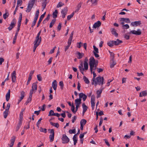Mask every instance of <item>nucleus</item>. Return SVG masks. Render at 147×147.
<instances>
[{
    "instance_id": "25",
    "label": "nucleus",
    "mask_w": 147,
    "mask_h": 147,
    "mask_svg": "<svg viewBox=\"0 0 147 147\" xmlns=\"http://www.w3.org/2000/svg\"><path fill=\"white\" fill-rule=\"evenodd\" d=\"M95 101L94 96L92 95V96L91 98V105H95Z\"/></svg>"
},
{
    "instance_id": "20",
    "label": "nucleus",
    "mask_w": 147,
    "mask_h": 147,
    "mask_svg": "<svg viewBox=\"0 0 147 147\" xmlns=\"http://www.w3.org/2000/svg\"><path fill=\"white\" fill-rule=\"evenodd\" d=\"M120 21L121 22V24L122 25L124 24V22L129 23L130 22L129 19H121Z\"/></svg>"
},
{
    "instance_id": "5",
    "label": "nucleus",
    "mask_w": 147,
    "mask_h": 147,
    "mask_svg": "<svg viewBox=\"0 0 147 147\" xmlns=\"http://www.w3.org/2000/svg\"><path fill=\"white\" fill-rule=\"evenodd\" d=\"M16 23V21L15 19H13L11 21L10 26L8 28L9 31L11 30L15 26Z\"/></svg>"
},
{
    "instance_id": "36",
    "label": "nucleus",
    "mask_w": 147,
    "mask_h": 147,
    "mask_svg": "<svg viewBox=\"0 0 147 147\" xmlns=\"http://www.w3.org/2000/svg\"><path fill=\"white\" fill-rule=\"evenodd\" d=\"M73 103H72V106L71 107V110L72 112L74 113H75L76 112H77V111H76H76H75V107L73 105Z\"/></svg>"
},
{
    "instance_id": "60",
    "label": "nucleus",
    "mask_w": 147,
    "mask_h": 147,
    "mask_svg": "<svg viewBox=\"0 0 147 147\" xmlns=\"http://www.w3.org/2000/svg\"><path fill=\"white\" fill-rule=\"evenodd\" d=\"M9 16V13H5L3 15V18H7Z\"/></svg>"
},
{
    "instance_id": "39",
    "label": "nucleus",
    "mask_w": 147,
    "mask_h": 147,
    "mask_svg": "<svg viewBox=\"0 0 147 147\" xmlns=\"http://www.w3.org/2000/svg\"><path fill=\"white\" fill-rule=\"evenodd\" d=\"M59 85L60 86V88L62 90L63 88L64 84L63 82L62 81H60L59 82Z\"/></svg>"
},
{
    "instance_id": "54",
    "label": "nucleus",
    "mask_w": 147,
    "mask_h": 147,
    "mask_svg": "<svg viewBox=\"0 0 147 147\" xmlns=\"http://www.w3.org/2000/svg\"><path fill=\"white\" fill-rule=\"evenodd\" d=\"M22 19H19L18 22V28H20Z\"/></svg>"
},
{
    "instance_id": "7",
    "label": "nucleus",
    "mask_w": 147,
    "mask_h": 147,
    "mask_svg": "<svg viewBox=\"0 0 147 147\" xmlns=\"http://www.w3.org/2000/svg\"><path fill=\"white\" fill-rule=\"evenodd\" d=\"M79 98L78 99H80L81 101V102L82 98L83 100L84 101H85L87 98V96L84 94L83 93H80L79 94Z\"/></svg>"
},
{
    "instance_id": "46",
    "label": "nucleus",
    "mask_w": 147,
    "mask_h": 147,
    "mask_svg": "<svg viewBox=\"0 0 147 147\" xmlns=\"http://www.w3.org/2000/svg\"><path fill=\"white\" fill-rule=\"evenodd\" d=\"M69 132L70 134H75L76 133V129H75L72 130V129H70L69 131Z\"/></svg>"
},
{
    "instance_id": "16",
    "label": "nucleus",
    "mask_w": 147,
    "mask_h": 147,
    "mask_svg": "<svg viewBox=\"0 0 147 147\" xmlns=\"http://www.w3.org/2000/svg\"><path fill=\"white\" fill-rule=\"evenodd\" d=\"M52 87L53 89L55 91L57 89V83L56 80H54L52 83Z\"/></svg>"
},
{
    "instance_id": "42",
    "label": "nucleus",
    "mask_w": 147,
    "mask_h": 147,
    "mask_svg": "<svg viewBox=\"0 0 147 147\" xmlns=\"http://www.w3.org/2000/svg\"><path fill=\"white\" fill-rule=\"evenodd\" d=\"M18 34V33L17 32H16L15 35L13 39V44H14L16 42V39Z\"/></svg>"
},
{
    "instance_id": "9",
    "label": "nucleus",
    "mask_w": 147,
    "mask_h": 147,
    "mask_svg": "<svg viewBox=\"0 0 147 147\" xmlns=\"http://www.w3.org/2000/svg\"><path fill=\"white\" fill-rule=\"evenodd\" d=\"M81 103L80 100L78 98L75 100V103L76 104V111H78V107H79L80 104Z\"/></svg>"
},
{
    "instance_id": "62",
    "label": "nucleus",
    "mask_w": 147,
    "mask_h": 147,
    "mask_svg": "<svg viewBox=\"0 0 147 147\" xmlns=\"http://www.w3.org/2000/svg\"><path fill=\"white\" fill-rule=\"evenodd\" d=\"M75 12H73L70 15H69L67 16V18H71L73 16L74 14V13Z\"/></svg>"
},
{
    "instance_id": "29",
    "label": "nucleus",
    "mask_w": 147,
    "mask_h": 147,
    "mask_svg": "<svg viewBox=\"0 0 147 147\" xmlns=\"http://www.w3.org/2000/svg\"><path fill=\"white\" fill-rule=\"evenodd\" d=\"M41 38H40V41H39V42H38V43L37 45H35V44H34V47L33 50V51L34 52L35 51L36 48L39 45L40 43L41 42Z\"/></svg>"
},
{
    "instance_id": "11",
    "label": "nucleus",
    "mask_w": 147,
    "mask_h": 147,
    "mask_svg": "<svg viewBox=\"0 0 147 147\" xmlns=\"http://www.w3.org/2000/svg\"><path fill=\"white\" fill-rule=\"evenodd\" d=\"M74 34V31H73L71 32V34H70L69 38L68 40V42H67L68 44V45H69L70 46L71 45V41L72 40V39H73V35Z\"/></svg>"
},
{
    "instance_id": "14",
    "label": "nucleus",
    "mask_w": 147,
    "mask_h": 147,
    "mask_svg": "<svg viewBox=\"0 0 147 147\" xmlns=\"http://www.w3.org/2000/svg\"><path fill=\"white\" fill-rule=\"evenodd\" d=\"M101 24V23L99 21H98L96 22L93 25V27L94 28H96L100 26Z\"/></svg>"
},
{
    "instance_id": "63",
    "label": "nucleus",
    "mask_w": 147,
    "mask_h": 147,
    "mask_svg": "<svg viewBox=\"0 0 147 147\" xmlns=\"http://www.w3.org/2000/svg\"><path fill=\"white\" fill-rule=\"evenodd\" d=\"M142 95L144 96H146L147 95V92L146 91H144L141 92Z\"/></svg>"
},
{
    "instance_id": "48",
    "label": "nucleus",
    "mask_w": 147,
    "mask_h": 147,
    "mask_svg": "<svg viewBox=\"0 0 147 147\" xmlns=\"http://www.w3.org/2000/svg\"><path fill=\"white\" fill-rule=\"evenodd\" d=\"M81 3H80L78 4L77 5V9L75 11V12H78L80 8L81 7Z\"/></svg>"
},
{
    "instance_id": "33",
    "label": "nucleus",
    "mask_w": 147,
    "mask_h": 147,
    "mask_svg": "<svg viewBox=\"0 0 147 147\" xmlns=\"http://www.w3.org/2000/svg\"><path fill=\"white\" fill-rule=\"evenodd\" d=\"M93 77L92 78V85H93L94 84V81H95V80L96 79L95 78L96 76V75L94 71L93 72Z\"/></svg>"
},
{
    "instance_id": "8",
    "label": "nucleus",
    "mask_w": 147,
    "mask_h": 147,
    "mask_svg": "<svg viewBox=\"0 0 147 147\" xmlns=\"http://www.w3.org/2000/svg\"><path fill=\"white\" fill-rule=\"evenodd\" d=\"M67 11V7H65L62 10L61 13L62 14V17L63 18H64L65 17V16L66 15Z\"/></svg>"
},
{
    "instance_id": "50",
    "label": "nucleus",
    "mask_w": 147,
    "mask_h": 147,
    "mask_svg": "<svg viewBox=\"0 0 147 147\" xmlns=\"http://www.w3.org/2000/svg\"><path fill=\"white\" fill-rule=\"evenodd\" d=\"M8 111H6V110L5 111L3 112V115H4V117L5 118H6L8 115Z\"/></svg>"
},
{
    "instance_id": "3",
    "label": "nucleus",
    "mask_w": 147,
    "mask_h": 147,
    "mask_svg": "<svg viewBox=\"0 0 147 147\" xmlns=\"http://www.w3.org/2000/svg\"><path fill=\"white\" fill-rule=\"evenodd\" d=\"M35 1V0H30L29 1L27 9L26 10V12H29L31 11L34 4Z\"/></svg>"
},
{
    "instance_id": "57",
    "label": "nucleus",
    "mask_w": 147,
    "mask_h": 147,
    "mask_svg": "<svg viewBox=\"0 0 147 147\" xmlns=\"http://www.w3.org/2000/svg\"><path fill=\"white\" fill-rule=\"evenodd\" d=\"M42 119L41 118H40L38 120L37 123H36V126L38 127H39V125Z\"/></svg>"
},
{
    "instance_id": "18",
    "label": "nucleus",
    "mask_w": 147,
    "mask_h": 147,
    "mask_svg": "<svg viewBox=\"0 0 147 147\" xmlns=\"http://www.w3.org/2000/svg\"><path fill=\"white\" fill-rule=\"evenodd\" d=\"M113 42L114 44L116 45H118L123 42L122 41L120 40L119 39H117L116 41L113 40Z\"/></svg>"
},
{
    "instance_id": "58",
    "label": "nucleus",
    "mask_w": 147,
    "mask_h": 147,
    "mask_svg": "<svg viewBox=\"0 0 147 147\" xmlns=\"http://www.w3.org/2000/svg\"><path fill=\"white\" fill-rule=\"evenodd\" d=\"M37 78L39 81H41L42 80V77L40 74H38L37 75Z\"/></svg>"
},
{
    "instance_id": "51",
    "label": "nucleus",
    "mask_w": 147,
    "mask_h": 147,
    "mask_svg": "<svg viewBox=\"0 0 147 147\" xmlns=\"http://www.w3.org/2000/svg\"><path fill=\"white\" fill-rule=\"evenodd\" d=\"M93 47L94 49V51L93 52H94L95 53L96 52V53H98V48L96 47L94 45Z\"/></svg>"
},
{
    "instance_id": "49",
    "label": "nucleus",
    "mask_w": 147,
    "mask_h": 147,
    "mask_svg": "<svg viewBox=\"0 0 147 147\" xmlns=\"http://www.w3.org/2000/svg\"><path fill=\"white\" fill-rule=\"evenodd\" d=\"M64 4L63 3H62L61 2H60L58 4L57 6V8H58L60 7H61L64 5Z\"/></svg>"
},
{
    "instance_id": "34",
    "label": "nucleus",
    "mask_w": 147,
    "mask_h": 147,
    "mask_svg": "<svg viewBox=\"0 0 147 147\" xmlns=\"http://www.w3.org/2000/svg\"><path fill=\"white\" fill-rule=\"evenodd\" d=\"M58 13L57 11L55 10V11L53 13V18H55L57 17V13Z\"/></svg>"
},
{
    "instance_id": "64",
    "label": "nucleus",
    "mask_w": 147,
    "mask_h": 147,
    "mask_svg": "<svg viewBox=\"0 0 147 147\" xmlns=\"http://www.w3.org/2000/svg\"><path fill=\"white\" fill-rule=\"evenodd\" d=\"M82 44V43L81 42H78L77 43V47L79 48H80L82 46L81 44Z\"/></svg>"
},
{
    "instance_id": "35",
    "label": "nucleus",
    "mask_w": 147,
    "mask_h": 147,
    "mask_svg": "<svg viewBox=\"0 0 147 147\" xmlns=\"http://www.w3.org/2000/svg\"><path fill=\"white\" fill-rule=\"evenodd\" d=\"M86 122L87 121L86 120L84 119H82L80 121V125H81L82 124V125L84 126L86 124Z\"/></svg>"
},
{
    "instance_id": "6",
    "label": "nucleus",
    "mask_w": 147,
    "mask_h": 147,
    "mask_svg": "<svg viewBox=\"0 0 147 147\" xmlns=\"http://www.w3.org/2000/svg\"><path fill=\"white\" fill-rule=\"evenodd\" d=\"M130 34H132L136 35H139L141 34V31L140 29H138L137 31L133 30L130 31L129 33Z\"/></svg>"
},
{
    "instance_id": "26",
    "label": "nucleus",
    "mask_w": 147,
    "mask_h": 147,
    "mask_svg": "<svg viewBox=\"0 0 147 147\" xmlns=\"http://www.w3.org/2000/svg\"><path fill=\"white\" fill-rule=\"evenodd\" d=\"M77 53L78 55V56L77 57V58L79 59H81L84 55V54L83 53H81L79 52H77Z\"/></svg>"
},
{
    "instance_id": "53",
    "label": "nucleus",
    "mask_w": 147,
    "mask_h": 147,
    "mask_svg": "<svg viewBox=\"0 0 147 147\" xmlns=\"http://www.w3.org/2000/svg\"><path fill=\"white\" fill-rule=\"evenodd\" d=\"M110 54L111 58V60L114 59V57H115L114 54L112 52H110Z\"/></svg>"
},
{
    "instance_id": "12",
    "label": "nucleus",
    "mask_w": 147,
    "mask_h": 147,
    "mask_svg": "<svg viewBox=\"0 0 147 147\" xmlns=\"http://www.w3.org/2000/svg\"><path fill=\"white\" fill-rule=\"evenodd\" d=\"M16 78V71H14L11 74V80L13 82H15Z\"/></svg>"
},
{
    "instance_id": "10",
    "label": "nucleus",
    "mask_w": 147,
    "mask_h": 147,
    "mask_svg": "<svg viewBox=\"0 0 147 147\" xmlns=\"http://www.w3.org/2000/svg\"><path fill=\"white\" fill-rule=\"evenodd\" d=\"M60 115L58 113H54V111L53 110H51L49 112V114L48 116H57L58 117H59Z\"/></svg>"
},
{
    "instance_id": "28",
    "label": "nucleus",
    "mask_w": 147,
    "mask_h": 147,
    "mask_svg": "<svg viewBox=\"0 0 147 147\" xmlns=\"http://www.w3.org/2000/svg\"><path fill=\"white\" fill-rule=\"evenodd\" d=\"M50 123L51 125L57 128L59 127V125L58 123H54L52 122H50Z\"/></svg>"
},
{
    "instance_id": "27",
    "label": "nucleus",
    "mask_w": 147,
    "mask_h": 147,
    "mask_svg": "<svg viewBox=\"0 0 147 147\" xmlns=\"http://www.w3.org/2000/svg\"><path fill=\"white\" fill-rule=\"evenodd\" d=\"M41 38V37H40V38L38 36H36V39L34 42V44L35 45H37L39 42V41H40V40Z\"/></svg>"
},
{
    "instance_id": "45",
    "label": "nucleus",
    "mask_w": 147,
    "mask_h": 147,
    "mask_svg": "<svg viewBox=\"0 0 147 147\" xmlns=\"http://www.w3.org/2000/svg\"><path fill=\"white\" fill-rule=\"evenodd\" d=\"M84 69L87 70L88 69V63H84Z\"/></svg>"
},
{
    "instance_id": "19",
    "label": "nucleus",
    "mask_w": 147,
    "mask_h": 147,
    "mask_svg": "<svg viewBox=\"0 0 147 147\" xmlns=\"http://www.w3.org/2000/svg\"><path fill=\"white\" fill-rule=\"evenodd\" d=\"M10 90L9 89L8 90L6 95V99L7 101H8L10 99Z\"/></svg>"
},
{
    "instance_id": "1",
    "label": "nucleus",
    "mask_w": 147,
    "mask_h": 147,
    "mask_svg": "<svg viewBox=\"0 0 147 147\" xmlns=\"http://www.w3.org/2000/svg\"><path fill=\"white\" fill-rule=\"evenodd\" d=\"M104 79L103 77L100 76L97 77L94 81V84L96 86L98 84L99 85H102L104 83Z\"/></svg>"
},
{
    "instance_id": "44",
    "label": "nucleus",
    "mask_w": 147,
    "mask_h": 147,
    "mask_svg": "<svg viewBox=\"0 0 147 147\" xmlns=\"http://www.w3.org/2000/svg\"><path fill=\"white\" fill-rule=\"evenodd\" d=\"M32 97L29 96V97L28 98L26 102L25 103V104L26 105H27L28 103L31 102V100H32Z\"/></svg>"
},
{
    "instance_id": "31",
    "label": "nucleus",
    "mask_w": 147,
    "mask_h": 147,
    "mask_svg": "<svg viewBox=\"0 0 147 147\" xmlns=\"http://www.w3.org/2000/svg\"><path fill=\"white\" fill-rule=\"evenodd\" d=\"M76 134H75L73 138V140L74 142V145H76L77 142V138L76 136Z\"/></svg>"
},
{
    "instance_id": "17",
    "label": "nucleus",
    "mask_w": 147,
    "mask_h": 147,
    "mask_svg": "<svg viewBox=\"0 0 147 147\" xmlns=\"http://www.w3.org/2000/svg\"><path fill=\"white\" fill-rule=\"evenodd\" d=\"M111 32L113 35H114L115 37H117L118 33L116 32V30L114 28H111Z\"/></svg>"
},
{
    "instance_id": "13",
    "label": "nucleus",
    "mask_w": 147,
    "mask_h": 147,
    "mask_svg": "<svg viewBox=\"0 0 147 147\" xmlns=\"http://www.w3.org/2000/svg\"><path fill=\"white\" fill-rule=\"evenodd\" d=\"M131 24L133 26H140L141 24V21H138L132 22Z\"/></svg>"
},
{
    "instance_id": "15",
    "label": "nucleus",
    "mask_w": 147,
    "mask_h": 147,
    "mask_svg": "<svg viewBox=\"0 0 147 147\" xmlns=\"http://www.w3.org/2000/svg\"><path fill=\"white\" fill-rule=\"evenodd\" d=\"M82 107L83 109L82 114L83 115H84L85 112L88 109V107L86 105L85 103H83V104H82Z\"/></svg>"
},
{
    "instance_id": "22",
    "label": "nucleus",
    "mask_w": 147,
    "mask_h": 147,
    "mask_svg": "<svg viewBox=\"0 0 147 147\" xmlns=\"http://www.w3.org/2000/svg\"><path fill=\"white\" fill-rule=\"evenodd\" d=\"M103 89V88H102L101 90H98L96 91V93L97 95V98H98L100 97L101 94L102 92V90Z\"/></svg>"
},
{
    "instance_id": "30",
    "label": "nucleus",
    "mask_w": 147,
    "mask_h": 147,
    "mask_svg": "<svg viewBox=\"0 0 147 147\" xmlns=\"http://www.w3.org/2000/svg\"><path fill=\"white\" fill-rule=\"evenodd\" d=\"M16 137L15 136H13L11 140V145L12 146H13L15 141V140Z\"/></svg>"
},
{
    "instance_id": "38",
    "label": "nucleus",
    "mask_w": 147,
    "mask_h": 147,
    "mask_svg": "<svg viewBox=\"0 0 147 147\" xmlns=\"http://www.w3.org/2000/svg\"><path fill=\"white\" fill-rule=\"evenodd\" d=\"M83 67V62L82 61L81 62L80 64V65L79 66L78 68L80 70H81L82 69H84Z\"/></svg>"
},
{
    "instance_id": "59",
    "label": "nucleus",
    "mask_w": 147,
    "mask_h": 147,
    "mask_svg": "<svg viewBox=\"0 0 147 147\" xmlns=\"http://www.w3.org/2000/svg\"><path fill=\"white\" fill-rule=\"evenodd\" d=\"M47 4V3L45 2H42V6L43 10L45 8Z\"/></svg>"
},
{
    "instance_id": "32",
    "label": "nucleus",
    "mask_w": 147,
    "mask_h": 147,
    "mask_svg": "<svg viewBox=\"0 0 147 147\" xmlns=\"http://www.w3.org/2000/svg\"><path fill=\"white\" fill-rule=\"evenodd\" d=\"M56 20L55 19H53L50 23L49 27L51 28L55 22Z\"/></svg>"
},
{
    "instance_id": "41",
    "label": "nucleus",
    "mask_w": 147,
    "mask_h": 147,
    "mask_svg": "<svg viewBox=\"0 0 147 147\" xmlns=\"http://www.w3.org/2000/svg\"><path fill=\"white\" fill-rule=\"evenodd\" d=\"M54 137V135H50L49 136V138L51 142H52L53 140Z\"/></svg>"
},
{
    "instance_id": "47",
    "label": "nucleus",
    "mask_w": 147,
    "mask_h": 147,
    "mask_svg": "<svg viewBox=\"0 0 147 147\" xmlns=\"http://www.w3.org/2000/svg\"><path fill=\"white\" fill-rule=\"evenodd\" d=\"M39 10L37 9V11H36L35 17L34 18H38V15L39 14Z\"/></svg>"
},
{
    "instance_id": "21",
    "label": "nucleus",
    "mask_w": 147,
    "mask_h": 147,
    "mask_svg": "<svg viewBox=\"0 0 147 147\" xmlns=\"http://www.w3.org/2000/svg\"><path fill=\"white\" fill-rule=\"evenodd\" d=\"M116 64V63L114 61V59L111 60L110 61V67L111 68L113 67Z\"/></svg>"
},
{
    "instance_id": "52",
    "label": "nucleus",
    "mask_w": 147,
    "mask_h": 147,
    "mask_svg": "<svg viewBox=\"0 0 147 147\" xmlns=\"http://www.w3.org/2000/svg\"><path fill=\"white\" fill-rule=\"evenodd\" d=\"M48 131L51 134V135H54V130L53 129H49Z\"/></svg>"
},
{
    "instance_id": "43",
    "label": "nucleus",
    "mask_w": 147,
    "mask_h": 147,
    "mask_svg": "<svg viewBox=\"0 0 147 147\" xmlns=\"http://www.w3.org/2000/svg\"><path fill=\"white\" fill-rule=\"evenodd\" d=\"M107 44L109 47H112L113 46L114 43L112 40L108 42Z\"/></svg>"
},
{
    "instance_id": "2",
    "label": "nucleus",
    "mask_w": 147,
    "mask_h": 147,
    "mask_svg": "<svg viewBox=\"0 0 147 147\" xmlns=\"http://www.w3.org/2000/svg\"><path fill=\"white\" fill-rule=\"evenodd\" d=\"M89 65L90 68V70L91 73H92V70L94 67V66L96 62L94 58L93 57H91L89 59Z\"/></svg>"
},
{
    "instance_id": "55",
    "label": "nucleus",
    "mask_w": 147,
    "mask_h": 147,
    "mask_svg": "<svg viewBox=\"0 0 147 147\" xmlns=\"http://www.w3.org/2000/svg\"><path fill=\"white\" fill-rule=\"evenodd\" d=\"M37 20V19H34V20L32 24L31 27H33L35 25Z\"/></svg>"
},
{
    "instance_id": "4",
    "label": "nucleus",
    "mask_w": 147,
    "mask_h": 147,
    "mask_svg": "<svg viewBox=\"0 0 147 147\" xmlns=\"http://www.w3.org/2000/svg\"><path fill=\"white\" fill-rule=\"evenodd\" d=\"M61 139L62 140V143L63 144L67 143L69 142V139L66 135L65 134L63 135Z\"/></svg>"
},
{
    "instance_id": "23",
    "label": "nucleus",
    "mask_w": 147,
    "mask_h": 147,
    "mask_svg": "<svg viewBox=\"0 0 147 147\" xmlns=\"http://www.w3.org/2000/svg\"><path fill=\"white\" fill-rule=\"evenodd\" d=\"M32 90L34 91V92H36L37 90V85L36 83H33L32 84Z\"/></svg>"
},
{
    "instance_id": "40",
    "label": "nucleus",
    "mask_w": 147,
    "mask_h": 147,
    "mask_svg": "<svg viewBox=\"0 0 147 147\" xmlns=\"http://www.w3.org/2000/svg\"><path fill=\"white\" fill-rule=\"evenodd\" d=\"M39 130L41 132H44L46 133L47 132V129L45 128H43L42 127H40Z\"/></svg>"
},
{
    "instance_id": "56",
    "label": "nucleus",
    "mask_w": 147,
    "mask_h": 147,
    "mask_svg": "<svg viewBox=\"0 0 147 147\" xmlns=\"http://www.w3.org/2000/svg\"><path fill=\"white\" fill-rule=\"evenodd\" d=\"M10 104L9 103H8L7 104V108L5 109L6 111H9V109L10 108Z\"/></svg>"
},
{
    "instance_id": "37",
    "label": "nucleus",
    "mask_w": 147,
    "mask_h": 147,
    "mask_svg": "<svg viewBox=\"0 0 147 147\" xmlns=\"http://www.w3.org/2000/svg\"><path fill=\"white\" fill-rule=\"evenodd\" d=\"M83 79L84 81L85 82V83L87 84H88L90 83V82L88 79L85 76L83 77Z\"/></svg>"
},
{
    "instance_id": "24",
    "label": "nucleus",
    "mask_w": 147,
    "mask_h": 147,
    "mask_svg": "<svg viewBox=\"0 0 147 147\" xmlns=\"http://www.w3.org/2000/svg\"><path fill=\"white\" fill-rule=\"evenodd\" d=\"M22 122L21 120H20L19 121L18 124L17 126V127L16 128V131H17L20 128V127L22 124Z\"/></svg>"
},
{
    "instance_id": "61",
    "label": "nucleus",
    "mask_w": 147,
    "mask_h": 147,
    "mask_svg": "<svg viewBox=\"0 0 147 147\" xmlns=\"http://www.w3.org/2000/svg\"><path fill=\"white\" fill-rule=\"evenodd\" d=\"M61 23L60 22L59 23L58 26L57 27V29L59 31L61 30Z\"/></svg>"
}]
</instances>
